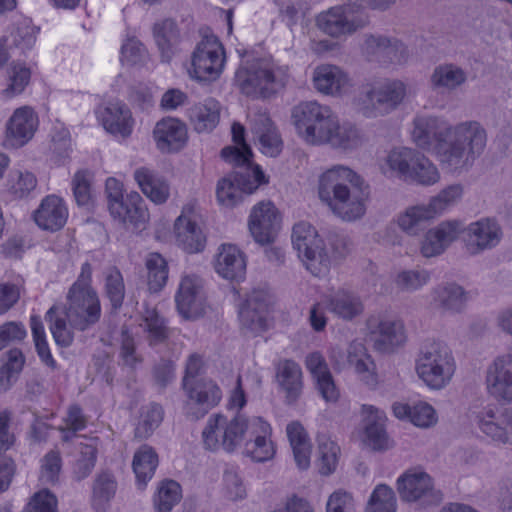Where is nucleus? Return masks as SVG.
Masks as SVG:
<instances>
[{
    "instance_id": "32",
    "label": "nucleus",
    "mask_w": 512,
    "mask_h": 512,
    "mask_svg": "<svg viewBox=\"0 0 512 512\" xmlns=\"http://www.w3.org/2000/svg\"><path fill=\"white\" fill-rule=\"evenodd\" d=\"M251 124V131L258 139L262 153L277 157L282 151L283 142L269 116L265 113L255 114Z\"/></svg>"
},
{
    "instance_id": "9",
    "label": "nucleus",
    "mask_w": 512,
    "mask_h": 512,
    "mask_svg": "<svg viewBox=\"0 0 512 512\" xmlns=\"http://www.w3.org/2000/svg\"><path fill=\"white\" fill-rule=\"evenodd\" d=\"M108 209L111 216L124 225L141 228L148 220L149 214L142 197L132 192L124 197L123 184L114 177H109L105 183Z\"/></svg>"
},
{
    "instance_id": "33",
    "label": "nucleus",
    "mask_w": 512,
    "mask_h": 512,
    "mask_svg": "<svg viewBox=\"0 0 512 512\" xmlns=\"http://www.w3.org/2000/svg\"><path fill=\"white\" fill-rule=\"evenodd\" d=\"M153 38L163 62H170L178 52L181 31L175 20L166 18L156 22L152 28Z\"/></svg>"
},
{
    "instance_id": "6",
    "label": "nucleus",
    "mask_w": 512,
    "mask_h": 512,
    "mask_svg": "<svg viewBox=\"0 0 512 512\" xmlns=\"http://www.w3.org/2000/svg\"><path fill=\"white\" fill-rule=\"evenodd\" d=\"M291 118L298 134L310 144L324 143L330 131L337 127V117L330 107L316 101L294 106Z\"/></svg>"
},
{
    "instance_id": "58",
    "label": "nucleus",
    "mask_w": 512,
    "mask_h": 512,
    "mask_svg": "<svg viewBox=\"0 0 512 512\" xmlns=\"http://www.w3.org/2000/svg\"><path fill=\"white\" fill-rule=\"evenodd\" d=\"M439 179L440 174L437 167L427 157L418 152L409 180L420 185L429 186L437 183Z\"/></svg>"
},
{
    "instance_id": "23",
    "label": "nucleus",
    "mask_w": 512,
    "mask_h": 512,
    "mask_svg": "<svg viewBox=\"0 0 512 512\" xmlns=\"http://www.w3.org/2000/svg\"><path fill=\"white\" fill-rule=\"evenodd\" d=\"M460 221H444L430 229L421 242V254L426 258L441 255L457 238L462 231Z\"/></svg>"
},
{
    "instance_id": "12",
    "label": "nucleus",
    "mask_w": 512,
    "mask_h": 512,
    "mask_svg": "<svg viewBox=\"0 0 512 512\" xmlns=\"http://www.w3.org/2000/svg\"><path fill=\"white\" fill-rule=\"evenodd\" d=\"M222 44L216 36H205L196 46L191 59L190 75L198 81L216 80L224 67Z\"/></svg>"
},
{
    "instance_id": "19",
    "label": "nucleus",
    "mask_w": 512,
    "mask_h": 512,
    "mask_svg": "<svg viewBox=\"0 0 512 512\" xmlns=\"http://www.w3.org/2000/svg\"><path fill=\"white\" fill-rule=\"evenodd\" d=\"M398 493L407 502L433 503L439 500L432 478L422 470H408L397 480Z\"/></svg>"
},
{
    "instance_id": "47",
    "label": "nucleus",
    "mask_w": 512,
    "mask_h": 512,
    "mask_svg": "<svg viewBox=\"0 0 512 512\" xmlns=\"http://www.w3.org/2000/svg\"><path fill=\"white\" fill-rule=\"evenodd\" d=\"M59 306L53 305L45 315L50 331L56 344L60 347H69L74 340L73 331L67 325V318L61 313Z\"/></svg>"
},
{
    "instance_id": "34",
    "label": "nucleus",
    "mask_w": 512,
    "mask_h": 512,
    "mask_svg": "<svg viewBox=\"0 0 512 512\" xmlns=\"http://www.w3.org/2000/svg\"><path fill=\"white\" fill-rule=\"evenodd\" d=\"M432 304L443 313H459L467 301L466 292L458 284L447 283L432 290Z\"/></svg>"
},
{
    "instance_id": "11",
    "label": "nucleus",
    "mask_w": 512,
    "mask_h": 512,
    "mask_svg": "<svg viewBox=\"0 0 512 512\" xmlns=\"http://www.w3.org/2000/svg\"><path fill=\"white\" fill-rule=\"evenodd\" d=\"M292 244L306 268L315 276L326 272L330 266L328 254L315 228L308 222H299L292 231Z\"/></svg>"
},
{
    "instance_id": "50",
    "label": "nucleus",
    "mask_w": 512,
    "mask_h": 512,
    "mask_svg": "<svg viewBox=\"0 0 512 512\" xmlns=\"http://www.w3.org/2000/svg\"><path fill=\"white\" fill-rule=\"evenodd\" d=\"M164 411L161 405L150 403L142 408L140 420L135 428V436L148 438L163 420Z\"/></svg>"
},
{
    "instance_id": "8",
    "label": "nucleus",
    "mask_w": 512,
    "mask_h": 512,
    "mask_svg": "<svg viewBox=\"0 0 512 512\" xmlns=\"http://www.w3.org/2000/svg\"><path fill=\"white\" fill-rule=\"evenodd\" d=\"M251 422L252 419L239 413L230 420L216 414L209 418L202 432L204 445L210 450L222 447L226 452H233L242 444L246 433L251 435Z\"/></svg>"
},
{
    "instance_id": "24",
    "label": "nucleus",
    "mask_w": 512,
    "mask_h": 512,
    "mask_svg": "<svg viewBox=\"0 0 512 512\" xmlns=\"http://www.w3.org/2000/svg\"><path fill=\"white\" fill-rule=\"evenodd\" d=\"M269 296L262 290L252 291L239 309V319L243 328L252 332L263 331L267 327Z\"/></svg>"
},
{
    "instance_id": "14",
    "label": "nucleus",
    "mask_w": 512,
    "mask_h": 512,
    "mask_svg": "<svg viewBox=\"0 0 512 512\" xmlns=\"http://www.w3.org/2000/svg\"><path fill=\"white\" fill-rule=\"evenodd\" d=\"M369 23L368 15L360 13L348 17L343 6H334L321 12L316 17L317 27L325 34L333 38L347 37Z\"/></svg>"
},
{
    "instance_id": "30",
    "label": "nucleus",
    "mask_w": 512,
    "mask_h": 512,
    "mask_svg": "<svg viewBox=\"0 0 512 512\" xmlns=\"http://www.w3.org/2000/svg\"><path fill=\"white\" fill-rule=\"evenodd\" d=\"M153 137L157 148L162 152H176L187 140V130L183 123L175 118H166L157 122Z\"/></svg>"
},
{
    "instance_id": "64",
    "label": "nucleus",
    "mask_w": 512,
    "mask_h": 512,
    "mask_svg": "<svg viewBox=\"0 0 512 512\" xmlns=\"http://www.w3.org/2000/svg\"><path fill=\"white\" fill-rule=\"evenodd\" d=\"M117 483L114 476L108 472L99 474L93 483V502L102 506L109 502L115 495Z\"/></svg>"
},
{
    "instance_id": "62",
    "label": "nucleus",
    "mask_w": 512,
    "mask_h": 512,
    "mask_svg": "<svg viewBox=\"0 0 512 512\" xmlns=\"http://www.w3.org/2000/svg\"><path fill=\"white\" fill-rule=\"evenodd\" d=\"M462 195L463 186L461 184H452L441 190L427 205L436 217L449 207L455 205Z\"/></svg>"
},
{
    "instance_id": "60",
    "label": "nucleus",
    "mask_w": 512,
    "mask_h": 512,
    "mask_svg": "<svg viewBox=\"0 0 512 512\" xmlns=\"http://www.w3.org/2000/svg\"><path fill=\"white\" fill-rule=\"evenodd\" d=\"M430 273L424 269L403 270L397 273L394 283L402 292H414L430 281Z\"/></svg>"
},
{
    "instance_id": "63",
    "label": "nucleus",
    "mask_w": 512,
    "mask_h": 512,
    "mask_svg": "<svg viewBox=\"0 0 512 512\" xmlns=\"http://www.w3.org/2000/svg\"><path fill=\"white\" fill-rule=\"evenodd\" d=\"M390 37L382 34H366L361 45V53L369 62L381 64Z\"/></svg>"
},
{
    "instance_id": "21",
    "label": "nucleus",
    "mask_w": 512,
    "mask_h": 512,
    "mask_svg": "<svg viewBox=\"0 0 512 512\" xmlns=\"http://www.w3.org/2000/svg\"><path fill=\"white\" fill-rule=\"evenodd\" d=\"M488 392L497 400L512 403V355L497 357L487 368Z\"/></svg>"
},
{
    "instance_id": "41",
    "label": "nucleus",
    "mask_w": 512,
    "mask_h": 512,
    "mask_svg": "<svg viewBox=\"0 0 512 512\" xmlns=\"http://www.w3.org/2000/svg\"><path fill=\"white\" fill-rule=\"evenodd\" d=\"M328 310L338 318L351 321L360 316L364 311L361 298L355 293L339 290L334 293L327 303Z\"/></svg>"
},
{
    "instance_id": "29",
    "label": "nucleus",
    "mask_w": 512,
    "mask_h": 512,
    "mask_svg": "<svg viewBox=\"0 0 512 512\" xmlns=\"http://www.w3.org/2000/svg\"><path fill=\"white\" fill-rule=\"evenodd\" d=\"M214 268L222 278L240 281L246 275L245 256L236 246L223 244L216 255Z\"/></svg>"
},
{
    "instance_id": "54",
    "label": "nucleus",
    "mask_w": 512,
    "mask_h": 512,
    "mask_svg": "<svg viewBox=\"0 0 512 512\" xmlns=\"http://www.w3.org/2000/svg\"><path fill=\"white\" fill-rule=\"evenodd\" d=\"M324 143L344 150L354 149L361 143V134L356 127L350 124L340 126L337 121V127L330 131Z\"/></svg>"
},
{
    "instance_id": "48",
    "label": "nucleus",
    "mask_w": 512,
    "mask_h": 512,
    "mask_svg": "<svg viewBox=\"0 0 512 512\" xmlns=\"http://www.w3.org/2000/svg\"><path fill=\"white\" fill-rule=\"evenodd\" d=\"M143 326L150 346L165 343L172 332L165 319L155 309H146L143 315Z\"/></svg>"
},
{
    "instance_id": "43",
    "label": "nucleus",
    "mask_w": 512,
    "mask_h": 512,
    "mask_svg": "<svg viewBox=\"0 0 512 512\" xmlns=\"http://www.w3.org/2000/svg\"><path fill=\"white\" fill-rule=\"evenodd\" d=\"M286 432L298 468L307 469L310 465L311 445L304 427L300 422L293 421L287 425Z\"/></svg>"
},
{
    "instance_id": "31",
    "label": "nucleus",
    "mask_w": 512,
    "mask_h": 512,
    "mask_svg": "<svg viewBox=\"0 0 512 512\" xmlns=\"http://www.w3.org/2000/svg\"><path fill=\"white\" fill-rule=\"evenodd\" d=\"M251 436L245 443L244 454L256 462H264L271 459L275 453L273 444L267 439L270 434V425L260 417H255L251 422Z\"/></svg>"
},
{
    "instance_id": "56",
    "label": "nucleus",
    "mask_w": 512,
    "mask_h": 512,
    "mask_svg": "<svg viewBox=\"0 0 512 512\" xmlns=\"http://www.w3.org/2000/svg\"><path fill=\"white\" fill-rule=\"evenodd\" d=\"M30 326L37 354L41 361L51 369L57 368V363L52 357L50 348L46 341V334L43 323L39 316L33 315L30 318Z\"/></svg>"
},
{
    "instance_id": "46",
    "label": "nucleus",
    "mask_w": 512,
    "mask_h": 512,
    "mask_svg": "<svg viewBox=\"0 0 512 512\" xmlns=\"http://www.w3.org/2000/svg\"><path fill=\"white\" fill-rule=\"evenodd\" d=\"M418 152L411 148H397L389 152L386 157V165L392 175L404 180H409L411 170Z\"/></svg>"
},
{
    "instance_id": "16",
    "label": "nucleus",
    "mask_w": 512,
    "mask_h": 512,
    "mask_svg": "<svg viewBox=\"0 0 512 512\" xmlns=\"http://www.w3.org/2000/svg\"><path fill=\"white\" fill-rule=\"evenodd\" d=\"M280 215L271 201H261L256 204L249 217V230L259 244H269L274 241L280 229Z\"/></svg>"
},
{
    "instance_id": "20",
    "label": "nucleus",
    "mask_w": 512,
    "mask_h": 512,
    "mask_svg": "<svg viewBox=\"0 0 512 512\" xmlns=\"http://www.w3.org/2000/svg\"><path fill=\"white\" fill-rule=\"evenodd\" d=\"M465 231V242L470 254L476 255L496 247L502 238V229L492 219L484 218L470 223Z\"/></svg>"
},
{
    "instance_id": "38",
    "label": "nucleus",
    "mask_w": 512,
    "mask_h": 512,
    "mask_svg": "<svg viewBox=\"0 0 512 512\" xmlns=\"http://www.w3.org/2000/svg\"><path fill=\"white\" fill-rule=\"evenodd\" d=\"M468 73L462 67L453 63H444L436 66L430 76L433 90L454 91L464 85Z\"/></svg>"
},
{
    "instance_id": "55",
    "label": "nucleus",
    "mask_w": 512,
    "mask_h": 512,
    "mask_svg": "<svg viewBox=\"0 0 512 512\" xmlns=\"http://www.w3.org/2000/svg\"><path fill=\"white\" fill-rule=\"evenodd\" d=\"M7 355L8 361L0 368V390L4 392L17 380L25 361L19 349H11Z\"/></svg>"
},
{
    "instance_id": "2",
    "label": "nucleus",
    "mask_w": 512,
    "mask_h": 512,
    "mask_svg": "<svg viewBox=\"0 0 512 512\" xmlns=\"http://www.w3.org/2000/svg\"><path fill=\"white\" fill-rule=\"evenodd\" d=\"M92 267L86 262L76 282L67 295V306L61 308L70 326L80 331L94 326L101 317V305L96 291L91 287Z\"/></svg>"
},
{
    "instance_id": "25",
    "label": "nucleus",
    "mask_w": 512,
    "mask_h": 512,
    "mask_svg": "<svg viewBox=\"0 0 512 512\" xmlns=\"http://www.w3.org/2000/svg\"><path fill=\"white\" fill-rule=\"evenodd\" d=\"M276 382L279 390L284 393L285 404H296L303 391V375L299 364L293 360L280 361L276 366Z\"/></svg>"
},
{
    "instance_id": "4",
    "label": "nucleus",
    "mask_w": 512,
    "mask_h": 512,
    "mask_svg": "<svg viewBox=\"0 0 512 512\" xmlns=\"http://www.w3.org/2000/svg\"><path fill=\"white\" fill-rule=\"evenodd\" d=\"M416 371L432 389H442L455 372V361L450 348L442 341L428 340L421 347Z\"/></svg>"
},
{
    "instance_id": "59",
    "label": "nucleus",
    "mask_w": 512,
    "mask_h": 512,
    "mask_svg": "<svg viewBox=\"0 0 512 512\" xmlns=\"http://www.w3.org/2000/svg\"><path fill=\"white\" fill-rule=\"evenodd\" d=\"M105 293L114 310H118L125 298V285L121 272L115 268H109L105 276Z\"/></svg>"
},
{
    "instance_id": "27",
    "label": "nucleus",
    "mask_w": 512,
    "mask_h": 512,
    "mask_svg": "<svg viewBox=\"0 0 512 512\" xmlns=\"http://www.w3.org/2000/svg\"><path fill=\"white\" fill-rule=\"evenodd\" d=\"M38 118L30 107L15 110L7 123L6 135L12 146H23L34 135Z\"/></svg>"
},
{
    "instance_id": "42",
    "label": "nucleus",
    "mask_w": 512,
    "mask_h": 512,
    "mask_svg": "<svg viewBox=\"0 0 512 512\" xmlns=\"http://www.w3.org/2000/svg\"><path fill=\"white\" fill-rule=\"evenodd\" d=\"M232 139L236 147H225L221 151V157L234 166L250 165L256 166L252 162V150L245 142V129L240 123H233Z\"/></svg>"
},
{
    "instance_id": "17",
    "label": "nucleus",
    "mask_w": 512,
    "mask_h": 512,
    "mask_svg": "<svg viewBox=\"0 0 512 512\" xmlns=\"http://www.w3.org/2000/svg\"><path fill=\"white\" fill-rule=\"evenodd\" d=\"M174 236L177 245L188 253H198L205 248L206 235L197 223V215L191 205L185 206L176 218Z\"/></svg>"
},
{
    "instance_id": "28",
    "label": "nucleus",
    "mask_w": 512,
    "mask_h": 512,
    "mask_svg": "<svg viewBox=\"0 0 512 512\" xmlns=\"http://www.w3.org/2000/svg\"><path fill=\"white\" fill-rule=\"evenodd\" d=\"M98 119L105 130L127 137L132 132L133 120L128 107L121 102H109L97 110Z\"/></svg>"
},
{
    "instance_id": "52",
    "label": "nucleus",
    "mask_w": 512,
    "mask_h": 512,
    "mask_svg": "<svg viewBox=\"0 0 512 512\" xmlns=\"http://www.w3.org/2000/svg\"><path fill=\"white\" fill-rule=\"evenodd\" d=\"M181 498V486L174 480H166L160 484L154 497V507L157 512H171Z\"/></svg>"
},
{
    "instance_id": "3",
    "label": "nucleus",
    "mask_w": 512,
    "mask_h": 512,
    "mask_svg": "<svg viewBox=\"0 0 512 512\" xmlns=\"http://www.w3.org/2000/svg\"><path fill=\"white\" fill-rule=\"evenodd\" d=\"M287 80L286 72L269 59L243 62L236 71L235 82L241 92L250 97L267 98L281 90Z\"/></svg>"
},
{
    "instance_id": "37",
    "label": "nucleus",
    "mask_w": 512,
    "mask_h": 512,
    "mask_svg": "<svg viewBox=\"0 0 512 512\" xmlns=\"http://www.w3.org/2000/svg\"><path fill=\"white\" fill-rule=\"evenodd\" d=\"M314 86L323 94L335 95L341 93L349 85L347 74L338 66H318L313 75Z\"/></svg>"
},
{
    "instance_id": "13",
    "label": "nucleus",
    "mask_w": 512,
    "mask_h": 512,
    "mask_svg": "<svg viewBox=\"0 0 512 512\" xmlns=\"http://www.w3.org/2000/svg\"><path fill=\"white\" fill-rule=\"evenodd\" d=\"M182 387L187 396L185 412L193 420L204 417L222 398L219 386L209 378H200Z\"/></svg>"
},
{
    "instance_id": "26",
    "label": "nucleus",
    "mask_w": 512,
    "mask_h": 512,
    "mask_svg": "<svg viewBox=\"0 0 512 512\" xmlns=\"http://www.w3.org/2000/svg\"><path fill=\"white\" fill-rule=\"evenodd\" d=\"M33 218L39 228L51 232L60 230L68 218V210L61 198L46 196L34 211Z\"/></svg>"
},
{
    "instance_id": "1",
    "label": "nucleus",
    "mask_w": 512,
    "mask_h": 512,
    "mask_svg": "<svg viewBox=\"0 0 512 512\" xmlns=\"http://www.w3.org/2000/svg\"><path fill=\"white\" fill-rule=\"evenodd\" d=\"M413 124L416 145L431 151L451 172L467 171L486 147V131L476 121L451 126L437 117L417 116Z\"/></svg>"
},
{
    "instance_id": "49",
    "label": "nucleus",
    "mask_w": 512,
    "mask_h": 512,
    "mask_svg": "<svg viewBox=\"0 0 512 512\" xmlns=\"http://www.w3.org/2000/svg\"><path fill=\"white\" fill-rule=\"evenodd\" d=\"M147 269V283L151 292H159L168 279V266L166 260L159 253H150L145 261Z\"/></svg>"
},
{
    "instance_id": "53",
    "label": "nucleus",
    "mask_w": 512,
    "mask_h": 512,
    "mask_svg": "<svg viewBox=\"0 0 512 512\" xmlns=\"http://www.w3.org/2000/svg\"><path fill=\"white\" fill-rule=\"evenodd\" d=\"M397 501L392 488L379 484L373 490L366 507V512H396Z\"/></svg>"
},
{
    "instance_id": "22",
    "label": "nucleus",
    "mask_w": 512,
    "mask_h": 512,
    "mask_svg": "<svg viewBox=\"0 0 512 512\" xmlns=\"http://www.w3.org/2000/svg\"><path fill=\"white\" fill-rule=\"evenodd\" d=\"M175 301L177 310L184 319L192 320L202 316L205 303L200 279L192 276L182 278Z\"/></svg>"
},
{
    "instance_id": "7",
    "label": "nucleus",
    "mask_w": 512,
    "mask_h": 512,
    "mask_svg": "<svg viewBox=\"0 0 512 512\" xmlns=\"http://www.w3.org/2000/svg\"><path fill=\"white\" fill-rule=\"evenodd\" d=\"M318 194L330 209L352 198V195H369V186L350 168L334 166L322 174Z\"/></svg>"
},
{
    "instance_id": "51",
    "label": "nucleus",
    "mask_w": 512,
    "mask_h": 512,
    "mask_svg": "<svg viewBox=\"0 0 512 512\" xmlns=\"http://www.w3.org/2000/svg\"><path fill=\"white\" fill-rule=\"evenodd\" d=\"M318 441V466L322 475H330L336 469L338 463V445L325 435H319Z\"/></svg>"
},
{
    "instance_id": "44",
    "label": "nucleus",
    "mask_w": 512,
    "mask_h": 512,
    "mask_svg": "<svg viewBox=\"0 0 512 512\" xmlns=\"http://www.w3.org/2000/svg\"><path fill=\"white\" fill-rule=\"evenodd\" d=\"M435 216L428 205L409 207L398 217V225L408 235H418L424 231L429 220Z\"/></svg>"
},
{
    "instance_id": "35",
    "label": "nucleus",
    "mask_w": 512,
    "mask_h": 512,
    "mask_svg": "<svg viewBox=\"0 0 512 512\" xmlns=\"http://www.w3.org/2000/svg\"><path fill=\"white\" fill-rule=\"evenodd\" d=\"M188 116L193 129L198 133H209L219 123L220 104L213 98L197 103L189 108Z\"/></svg>"
},
{
    "instance_id": "5",
    "label": "nucleus",
    "mask_w": 512,
    "mask_h": 512,
    "mask_svg": "<svg viewBox=\"0 0 512 512\" xmlns=\"http://www.w3.org/2000/svg\"><path fill=\"white\" fill-rule=\"evenodd\" d=\"M405 96L406 86L398 80L379 85L367 84L355 98L354 107L362 116L374 119L396 110Z\"/></svg>"
},
{
    "instance_id": "39",
    "label": "nucleus",
    "mask_w": 512,
    "mask_h": 512,
    "mask_svg": "<svg viewBox=\"0 0 512 512\" xmlns=\"http://www.w3.org/2000/svg\"><path fill=\"white\" fill-rule=\"evenodd\" d=\"M134 179L142 192L154 203L162 204L169 197L168 183L154 171L141 167L135 170Z\"/></svg>"
},
{
    "instance_id": "10",
    "label": "nucleus",
    "mask_w": 512,
    "mask_h": 512,
    "mask_svg": "<svg viewBox=\"0 0 512 512\" xmlns=\"http://www.w3.org/2000/svg\"><path fill=\"white\" fill-rule=\"evenodd\" d=\"M239 170L217 182L216 196L221 205L233 207L242 200V193L252 194L267 179L260 166H236Z\"/></svg>"
},
{
    "instance_id": "61",
    "label": "nucleus",
    "mask_w": 512,
    "mask_h": 512,
    "mask_svg": "<svg viewBox=\"0 0 512 512\" xmlns=\"http://www.w3.org/2000/svg\"><path fill=\"white\" fill-rule=\"evenodd\" d=\"M8 74L9 85L3 90V94L10 98L24 91L30 82L31 71L24 63L13 62L8 69Z\"/></svg>"
},
{
    "instance_id": "45",
    "label": "nucleus",
    "mask_w": 512,
    "mask_h": 512,
    "mask_svg": "<svg viewBox=\"0 0 512 512\" xmlns=\"http://www.w3.org/2000/svg\"><path fill=\"white\" fill-rule=\"evenodd\" d=\"M158 465V456L148 445L141 446L134 454L132 467L140 485L145 486L152 478Z\"/></svg>"
},
{
    "instance_id": "15",
    "label": "nucleus",
    "mask_w": 512,
    "mask_h": 512,
    "mask_svg": "<svg viewBox=\"0 0 512 512\" xmlns=\"http://www.w3.org/2000/svg\"><path fill=\"white\" fill-rule=\"evenodd\" d=\"M479 429L492 440L512 444V409L486 406L476 413Z\"/></svg>"
},
{
    "instance_id": "18",
    "label": "nucleus",
    "mask_w": 512,
    "mask_h": 512,
    "mask_svg": "<svg viewBox=\"0 0 512 512\" xmlns=\"http://www.w3.org/2000/svg\"><path fill=\"white\" fill-rule=\"evenodd\" d=\"M367 329L374 349L379 352H393L405 342L404 327L400 321L370 317Z\"/></svg>"
},
{
    "instance_id": "40",
    "label": "nucleus",
    "mask_w": 512,
    "mask_h": 512,
    "mask_svg": "<svg viewBox=\"0 0 512 512\" xmlns=\"http://www.w3.org/2000/svg\"><path fill=\"white\" fill-rule=\"evenodd\" d=\"M134 179L142 192L154 203L162 204L169 197L168 183L154 171L141 167L135 170Z\"/></svg>"
},
{
    "instance_id": "36",
    "label": "nucleus",
    "mask_w": 512,
    "mask_h": 512,
    "mask_svg": "<svg viewBox=\"0 0 512 512\" xmlns=\"http://www.w3.org/2000/svg\"><path fill=\"white\" fill-rule=\"evenodd\" d=\"M365 415V436L367 444L374 450L388 448V437L384 428L385 414L372 405H363Z\"/></svg>"
},
{
    "instance_id": "57",
    "label": "nucleus",
    "mask_w": 512,
    "mask_h": 512,
    "mask_svg": "<svg viewBox=\"0 0 512 512\" xmlns=\"http://www.w3.org/2000/svg\"><path fill=\"white\" fill-rule=\"evenodd\" d=\"M347 365L354 371L363 375L369 374L374 366L371 357L367 354L364 344L360 341H352L347 348Z\"/></svg>"
}]
</instances>
